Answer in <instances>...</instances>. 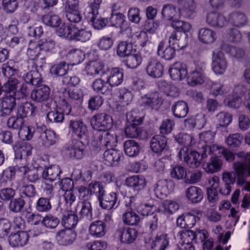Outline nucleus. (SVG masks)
Listing matches in <instances>:
<instances>
[{
    "instance_id": "1",
    "label": "nucleus",
    "mask_w": 250,
    "mask_h": 250,
    "mask_svg": "<svg viewBox=\"0 0 250 250\" xmlns=\"http://www.w3.org/2000/svg\"><path fill=\"white\" fill-rule=\"evenodd\" d=\"M236 156L245 160L244 162H236L233 164V169L237 175L236 184L243 187L248 181L247 177H250V152H239Z\"/></svg>"
},
{
    "instance_id": "2",
    "label": "nucleus",
    "mask_w": 250,
    "mask_h": 250,
    "mask_svg": "<svg viewBox=\"0 0 250 250\" xmlns=\"http://www.w3.org/2000/svg\"><path fill=\"white\" fill-rule=\"evenodd\" d=\"M208 147L206 145L203 147V153L201 155L196 151H189L187 147L181 148L178 154V156L181 160L185 162L188 166L191 168H196L201 164L203 159L208 156L206 152Z\"/></svg>"
},
{
    "instance_id": "3",
    "label": "nucleus",
    "mask_w": 250,
    "mask_h": 250,
    "mask_svg": "<svg viewBox=\"0 0 250 250\" xmlns=\"http://www.w3.org/2000/svg\"><path fill=\"white\" fill-rule=\"evenodd\" d=\"M125 206L129 209L136 210L144 216L148 215L155 210V207L153 204L149 202H143L142 197L137 195L129 197L125 202Z\"/></svg>"
},
{
    "instance_id": "4",
    "label": "nucleus",
    "mask_w": 250,
    "mask_h": 250,
    "mask_svg": "<svg viewBox=\"0 0 250 250\" xmlns=\"http://www.w3.org/2000/svg\"><path fill=\"white\" fill-rule=\"evenodd\" d=\"M90 124L95 130L106 131L111 128L113 123L110 115L102 113L93 116L90 119Z\"/></svg>"
},
{
    "instance_id": "5",
    "label": "nucleus",
    "mask_w": 250,
    "mask_h": 250,
    "mask_svg": "<svg viewBox=\"0 0 250 250\" xmlns=\"http://www.w3.org/2000/svg\"><path fill=\"white\" fill-rule=\"evenodd\" d=\"M105 74L104 63L98 60L88 62L83 70V74L90 78H94L97 76H103Z\"/></svg>"
},
{
    "instance_id": "6",
    "label": "nucleus",
    "mask_w": 250,
    "mask_h": 250,
    "mask_svg": "<svg viewBox=\"0 0 250 250\" xmlns=\"http://www.w3.org/2000/svg\"><path fill=\"white\" fill-rule=\"evenodd\" d=\"M117 143V135L112 130L103 134H99L97 135V138L95 139L93 145L97 148L102 149L104 147H112L116 145Z\"/></svg>"
},
{
    "instance_id": "7",
    "label": "nucleus",
    "mask_w": 250,
    "mask_h": 250,
    "mask_svg": "<svg viewBox=\"0 0 250 250\" xmlns=\"http://www.w3.org/2000/svg\"><path fill=\"white\" fill-rule=\"evenodd\" d=\"M195 68L187 75V82L189 85L195 86L200 84L204 82L203 70L205 68V64L203 62H195Z\"/></svg>"
},
{
    "instance_id": "8",
    "label": "nucleus",
    "mask_w": 250,
    "mask_h": 250,
    "mask_svg": "<svg viewBox=\"0 0 250 250\" xmlns=\"http://www.w3.org/2000/svg\"><path fill=\"white\" fill-rule=\"evenodd\" d=\"M116 236L122 243L130 244L136 239L138 231L134 228L122 227L117 230Z\"/></svg>"
},
{
    "instance_id": "9",
    "label": "nucleus",
    "mask_w": 250,
    "mask_h": 250,
    "mask_svg": "<svg viewBox=\"0 0 250 250\" xmlns=\"http://www.w3.org/2000/svg\"><path fill=\"white\" fill-rule=\"evenodd\" d=\"M163 99L157 92L148 93L142 96L140 103L145 107L158 110L163 104Z\"/></svg>"
},
{
    "instance_id": "10",
    "label": "nucleus",
    "mask_w": 250,
    "mask_h": 250,
    "mask_svg": "<svg viewBox=\"0 0 250 250\" xmlns=\"http://www.w3.org/2000/svg\"><path fill=\"white\" fill-rule=\"evenodd\" d=\"M179 5V18L192 19L195 16L196 5L194 0H180Z\"/></svg>"
},
{
    "instance_id": "11",
    "label": "nucleus",
    "mask_w": 250,
    "mask_h": 250,
    "mask_svg": "<svg viewBox=\"0 0 250 250\" xmlns=\"http://www.w3.org/2000/svg\"><path fill=\"white\" fill-rule=\"evenodd\" d=\"M87 125L82 121L71 120L69 122L68 132L72 136L82 138L86 136Z\"/></svg>"
},
{
    "instance_id": "12",
    "label": "nucleus",
    "mask_w": 250,
    "mask_h": 250,
    "mask_svg": "<svg viewBox=\"0 0 250 250\" xmlns=\"http://www.w3.org/2000/svg\"><path fill=\"white\" fill-rule=\"evenodd\" d=\"M84 14L87 21L91 22V24L95 29L100 30L106 26L107 19L102 18L96 9L92 12L91 8H89L88 10L85 11Z\"/></svg>"
},
{
    "instance_id": "13",
    "label": "nucleus",
    "mask_w": 250,
    "mask_h": 250,
    "mask_svg": "<svg viewBox=\"0 0 250 250\" xmlns=\"http://www.w3.org/2000/svg\"><path fill=\"white\" fill-rule=\"evenodd\" d=\"M123 158V152L117 149L111 148L105 150L103 154V162L107 166H115Z\"/></svg>"
},
{
    "instance_id": "14",
    "label": "nucleus",
    "mask_w": 250,
    "mask_h": 250,
    "mask_svg": "<svg viewBox=\"0 0 250 250\" xmlns=\"http://www.w3.org/2000/svg\"><path fill=\"white\" fill-rule=\"evenodd\" d=\"M180 239L179 244L181 247V250H194V247L192 244V241L196 237L195 233L190 230H182L180 231L177 235Z\"/></svg>"
},
{
    "instance_id": "15",
    "label": "nucleus",
    "mask_w": 250,
    "mask_h": 250,
    "mask_svg": "<svg viewBox=\"0 0 250 250\" xmlns=\"http://www.w3.org/2000/svg\"><path fill=\"white\" fill-rule=\"evenodd\" d=\"M164 68L163 64L160 61L155 59H151L148 61L146 71L150 77L159 78L163 75Z\"/></svg>"
},
{
    "instance_id": "16",
    "label": "nucleus",
    "mask_w": 250,
    "mask_h": 250,
    "mask_svg": "<svg viewBox=\"0 0 250 250\" xmlns=\"http://www.w3.org/2000/svg\"><path fill=\"white\" fill-rule=\"evenodd\" d=\"M16 105V98L7 95L0 101V116L5 117L10 115Z\"/></svg>"
},
{
    "instance_id": "17",
    "label": "nucleus",
    "mask_w": 250,
    "mask_h": 250,
    "mask_svg": "<svg viewBox=\"0 0 250 250\" xmlns=\"http://www.w3.org/2000/svg\"><path fill=\"white\" fill-rule=\"evenodd\" d=\"M124 72L119 67H113L109 70L106 80L110 87L121 85L124 81Z\"/></svg>"
},
{
    "instance_id": "18",
    "label": "nucleus",
    "mask_w": 250,
    "mask_h": 250,
    "mask_svg": "<svg viewBox=\"0 0 250 250\" xmlns=\"http://www.w3.org/2000/svg\"><path fill=\"white\" fill-rule=\"evenodd\" d=\"M174 184L171 181H159L154 187V192L158 198L167 196L173 189Z\"/></svg>"
},
{
    "instance_id": "19",
    "label": "nucleus",
    "mask_w": 250,
    "mask_h": 250,
    "mask_svg": "<svg viewBox=\"0 0 250 250\" xmlns=\"http://www.w3.org/2000/svg\"><path fill=\"white\" fill-rule=\"evenodd\" d=\"M168 72L171 78L174 81H181L188 75L186 65L179 62L174 63L169 68Z\"/></svg>"
},
{
    "instance_id": "20",
    "label": "nucleus",
    "mask_w": 250,
    "mask_h": 250,
    "mask_svg": "<svg viewBox=\"0 0 250 250\" xmlns=\"http://www.w3.org/2000/svg\"><path fill=\"white\" fill-rule=\"evenodd\" d=\"M212 68L216 74L221 75L225 73L227 68V63L222 53H213Z\"/></svg>"
},
{
    "instance_id": "21",
    "label": "nucleus",
    "mask_w": 250,
    "mask_h": 250,
    "mask_svg": "<svg viewBox=\"0 0 250 250\" xmlns=\"http://www.w3.org/2000/svg\"><path fill=\"white\" fill-rule=\"evenodd\" d=\"M125 183L126 186L132 188L134 191L138 192L146 187L147 182L143 176L136 175L127 177Z\"/></svg>"
},
{
    "instance_id": "22",
    "label": "nucleus",
    "mask_w": 250,
    "mask_h": 250,
    "mask_svg": "<svg viewBox=\"0 0 250 250\" xmlns=\"http://www.w3.org/2000/svg\"><path fill=\"white\" fill-rule=\"evenodd\" d=\"M29 238L28 232L21 231L11 234L9 237V241L12 247H23L28 243Z\"/></svg>"
},
{
    "instance_id": "23",
    "label": "nucleus",
    "mask_w": 250,
    "mask_h": 250,
    "mask_svg": "<svg viewBox=\"0 0 250 250\" xmlns=\"http://www.w3.org/2000/svg\"><path fill=\"white\" fill-rule=\"evenodd\" d=\"M185 196L189 202L196 204L202 201L204 194L199 187L191 186L185 190Z\"/></svg>"
},
{
    "instance_id": "24",
    "label": "nucleus",
    "mask_w": 250,
    "mask_h": 250,
    "mask_svg": "<svg viewBox=\"0 0 250 250\" xmlns=\"http://www.w3.org/2000/svg\"><path fill=\"white\" fill-rule=\"evenodd\" d=\"M109 23L111 26L120 28L122 32H125L129 29L125 16L120 13L112 14L109 19Z\"/></svg>"
},
{
    "instance_id": "25",
    "label": "nucleus",
    "mask_w": 250,
    "mask_h": 250,
    "mask_svg": "<svg viewBox=\"0 0 250 250\" xmlns=\"http://www.w3.org/2000/svg\"><path fill=\"white\" fill-rule=\"evenodd\" d=\"M92 88L95 93L105 96L111 94L112 92L107 80L102 78L95 79L92 84Z\"/></svg>"
},
{
    "instance_id": "26",
    "label": "nucleus",
    "mask_w": 250,
    "mask_h": 250,
    "mask_svg": "<svg viewBox=\"0 0 250 250\" xmlns=\"http://www.w3.org/2000/svg\"><path fill=\"white\" fill-rule=\"evenodd\" d=\"M176 50L174 47L167 45L165 41L163 40L158 46L157 54L162 58L170 60L175 56Z\"/></svg>"
},
{
    "instance_id": "27",
    "label": "nucleus",
    "mask_w": 250,
    "mask_h": 250,
    "mask_svg": "<svg viewBox=\"0 0 250 250\" xmlns=\"http://www.w3.org/2000/svg\"><path fill=\"white\" fill-rule=\"evenodd\" d=\"M179 208L178 203L172 200H166L160 205L158 210L165 215L169 216L177 211Z\"/></svg>"
},
{
    "instance_id": "28",
    "label": "nucleus",
    "mask_w": 250,
    "mask_h": 250,
    "mask_svg": "<svg viewBox=\"0 0 250 250\" xmlns=\"http://www.w3.org/2000/svg\"><path fill=\"white\" fill-rule=\"evenodd\" d=\"M76 236V233L72 229H66L59 231L56 237L60 244L67 246L74 242Z\"/></svg>"
},
{
    "instance_id": "29",
    "label": "nucleus",
    "mask_w": 250,
    "mask_h": 250,
    "mask_svg": "<svg viewBox=\"0 0 250 250\" xmlns=\"http://www.w3.org/2000/svg\"><path fill=\"white\" fill-rule=\"evenodd\" d=\"M207 23L211 26L221 28L228 22L225 18L217 12H209L206 17Z\"/></svg>"
},
{
    "instance_id": "30",
    "label": "nucleus",
    "mask_w": 250,
    "mask_h": 250,
    "mask_svg": "<svg viewBox=\"0 0 250 250\" xmlns=\"http://www.w3.org/2000/svg\"><path fill=\"white\" fill-rule=\"evenodd\" d=\"M167 143V139L165 136L155 135L151 140L150 146L153 152L160 153L166 148Z\"/></svg>"
},
{
    "instance_id": "31",
    "label": "nucleus",
    "mask_w": 250,
    "mask_h": 250,
    "mask_svg": "<svg viewBox=\"0 0 250 250\" xmlns=\"http://www.w3.org/2000/svg\"><path fill=\"white\" fill-rule=\"evenodd\" d=\"M188 104L183 100L174 103L171 106L173 115L178 118L185 117L188 113Z\"/></svg>"
},
{
    "instance_id": "32",
    "label": "nucleus",
    "mask_w": 250,
    "mask_h": 250,
    "mask_svg": "<svg viewBox=\"0 0 250 250\" xmlns=\"http://www.w3.org/2000/svg\"><path fill=\"white\" fill-rule=\"evenodd\" d=\"M89 232L94 237L101 238L104 236L106 233L105 224L100 220L93 222L89 227Z\"/></svg>"
},
{
    "instance_id": "33",
    "label": "nucleus",
    "mask_w": 250,
    "mask_h": 250,
    "mask_svg": "<svg viewBox=\"0 0 250 250\" xmlns=\"http://www.w3.org/2000/svg\"><path fill=\"white\" fill-rule=\"evenodd\" d=\"M166 37L168 40V45L174 47L177 50L182 49L187 45V42L181 40L180 36H179L177 31L175 30L168 32Z\"/></svg>"
},
{
    "instance_id": "34",
    "label": "nucleus",
    "mask_w": 250,
    "mask_h": 250,
    "mask_svg": "<svg viewBox=\"0 0 250 250\" xmlns=\"http://www.w3.org/2000/svg\"><path fill=\"white\" fill-rule=\"evenodd\" d=\"M222 179L225 183L224 188H222L220 191L222 194L228 195L230 194L232 185L234 184L236 180V177L233 171L225 172L222 174Z\"/></svg>"
},
{
    "instance_id": "35",
    "label": "nucleus",
    "mask_w": 250,
    "mask_h": 250,
    "mask_svg": "<svg viewBox=\"0 0 250 250\" xmlns=\"http://www.w3.org/2000/svg\"><path fill=\"white\" fill-rule=\"evenodd\" d=\"M49 87L45 85H42L32 91L31 98L35 101L40 102L47 100L49 97Z\"/></svg>"
},
{
    "instance_id": "36",
    "label": "nucleus",
    "mask_w": 250,
    "mask_h": 250,
    "mask_svg": "<svg viewBox=\"0 0 250 250\" xmlns=\"http://www.w3.org/2000/svg\"><path fill=\"white\" fill-rule=\"evenodd\" d=\"M91 32L85 28H79L75 25L71 41L85 42L90 40Z\"/></svg>"
},
{
    "instance_id": "37",
    "label": "nucleus",
    "mask_w": 250,
    "mask_h": 250,
    "mask_svg": "<svg viewBox=\"0 0 250 250\" xmlns=\"http://www.w3.org/2000/svg\"><path fill=\"white\" fill-rule=\"evenodd\" d=\"M117 194L115 192H111L105 195L100 201V205L102 208L111 209L114 208H117L118 206L117 203Z\"/></svg>"
},
{
    "instance_id": "38",
    "label": "nucleus",
    "mask_w": 250,
    "mask_h": 250,
    "mask_svg": "<svg viewBox=\"0 0 250 250\" xmlns=\"http://www.w3.org/2000/svg\"><path fill=\"white\" fill-rule=\"evenodd\" d=\"M125 211L122 217L124 223L128 226H137L140 221L141 219L139 215L133 211V209H129Z\"/></svg>"
},
{
    "instance_id": "39",
    "label": "nucleus",
    "mask_w": 250,
    "mask_h": 250,
    "mask_svg": "<svg viewBox=\"0 0 250 250\" xmlns=\"http://www.w3.org/2000/svg\"><path fill=\"white\" fill-rule=\"evenodd\" d=\"M198 38L200 42L209 44L213 42L217 38L216 33L209 28L201 29L198 33Z\"/></svg>"
},
{
    "instance_id": "40",
    "label": "nucleus",
    "mask_w": 250,
    "mask_h": 250,
    "mask_svg": "<svg viewBox=\"0 0 250 250\" xmlns=\"http://www.w3.org/2000/svg\"><path fill=\"white\" fill-rule=\"evenodd\" d=\"M222 166V161L218 157L213 156L208 162L203 164V167L207 172L213 173L219 171Z\"/></svg>"
},
{
    "instance_id": "41",
    "label": "nucleus",
    "mask_w": 250,
    "mask_h": 250,
    "mask_svg": "<svg viewBox=\"0 0 250 250\" xmlns=\"http://www.w3.org/2000/svg\"><path fill=\"white\" fill-rule=\"evenodd\" d=\"M118 98L119 104L120 106L125 107L131 104L133 95L130 91L123 87L119 89Z\"/></svg>"
},
{
    "instance_id": "42",
    "label": "nucleus",
    "mask_w": 250,
    "mask_h": 250,
    "mask_svg": "<svg viewBox=\"0 0 250 250\" xmlns=\"http://www.w3.org/2000/svg\"><path fill=\"white\" fill-rule=\"evenodd\" d=\"M169 244L167 235L166 233L158 234L152 241L151 248L154 250H165Z\"/></svg>"
},
{
    "instance_id": "43",
    "label": "nucleus",
    "mask_w": 250,
    "mask_h": 250,
    "mask_svg": "<svg viewBox=\"0 0 250 250\" xmlns=\"http://www.w3.org/2000/svg\"><path fill=\"white\" fill-rule=\"evenodd\" d=\"M228 22L231 24L232 26L239 27L246 23L247 18L243 13L234 12L229 15Z\"/></svg>"
},
{
    "instance_id": "44",
    "label": "nucleus",
    "mask_w": 250,
    "mask_h": 250,
    "mask_svg": "<svg viewBox=\"0 0 250 250\" xmlns=\"http://www.w3.org/2000/svg\"><path fill=\"white\" fill-rule=\"evenodd\" d=\"M140 147L138 143L133 140L126 141L124 143L125 154L129 157H135L139 153Z\"/></svg>"
},
{
    "instance_id": "45",
    "label": "nucleus",
    "mask_w": 250,
    "mask_h": 250,
    "mask_svg": "<svg viewBox=\"0 0 250 250\" xmlns=\"http://www.w3.org/2000/svg\"><path fill=\"white\" fill-rule=\"evenodd\" d=\"M61 172L59 166L54 165L43 170L42 176L46 180L53 181L57 180V178H59Z\"/></svg>"
},
{
    "instance_id": "46",
    "label": "nucleus",
    "mask_w": 250,
    "mask_h": 250,
    "mask_svg": "<svg viewBox=\"0 0 250 250\" xmlns=\"http://www.w3.org/2000/svg\"><path fill=\"white\" fill-rule=\"evenodd\" d=\"M206 123L205 115L202 113H199L195 116L191 117L185 120V123L190 127H197L199 128L204 126Z\"/></svg>"
},
{
    "instance_id": "47",
    "label": "nucleus",
    "mask_w": 250,
    "mask_h": 250,
    "mask_svg": "<svg viewBox=\"0 0 250 250\" xmlns=\"http://www.w3.org/2000/svg\"><path fill=\"white\" fill-rule=\"evenodd\" d=\"M78 223L77 216L72 211L66 212L62 218V225L66 229H72Z\"/></svg>"
},
{
    "instance_id": "48",
    "label": "nucleus",
    "mask_w": 250,
    "mask_h": 250,
    "mask_svg": "<svg viewBox=\"0 0 250 250\" xmlns=\"http://www.w3.org/2000/svg\"><path fill=\"white\" fill-rule=\"evenodd\" d=\"M75 25L62 23L57 29V34L62 38L71 40Z\"/></svg>"
},
{
    "instance_id": "49",
    "label": "nucleus",
    "mask_w": 250,
    "mask_h": 250,
    "mask_svg": "<svg viewBox=\"0 0 250 250\" xmlns=\"http://www.w3.org/2000/svg\"><path fill=\"white\" fill-rule=\"evenodd\" d=\"M162 14L167 20L173 21L174 19L179 18V8L176 9L170 4L165 5L163 8Z\"/></svg>"
},
{
    "instance_id": "50",
    "label": "nucleus",
    "mask_w": 250,
    "mask_h": 250,
    "mask_svg": "<svg viewBox=\"0 0 250 250\" xmlns=\"http://www.w3.org/2000/svg\"><path fill=\"white\" fill-rule=\"evenodd\" d=\"M84 149V145L80 141L76 142L68 149L70 156L77 159L83 157Z\"/></svg>"
},
{
    "instance_id": "51",
    "label": "nucleus",
    "mask_w": 250,
    "mask_h": 250,
    "mask_svg": "<svg viewBox=\"0 0 250 250\" xmlns=\"http://www.w3.org/2000/svg\"><path fill=\"white\" fill-rule=\"evenodd\" d=\"M25 83L37 86L42 82L41 74L37 70L31 71L23 76Z\"/></svg>"
},
{
    "instance_id": "52",
    "label": "nucleus",
    "mask_w": 250,
    "mask_h": 250,
    "mask_svg": "<svg viewBox=\"0 0 250 250\" xmlns=\"http://www.w3.org/2000/svg\"><path fill=\"white\" fill-rule=\"evenodd\" d=\"M35 109V106L32 104L26 102L18 107V116L23 119L28 115H32L34 113Z\"/></svg>"
},
{
    "instance_id": "53",
    "label": "nucleus",
    "mask_w": 250,
    "mask_h": 250,
    "mask_svg": "<svg viewBox=\"0 0 250 250\" xmlns=\"http://www.w3.org/2000/svg\"><path fill=\"white\" fill-rule=\"evenodd\" d=\"M142 62L143 58L141 54H130L126 59L125 63L128 68L135 69L141 64Z\"/></svg>"
},
{
    "instance_id": "54",
    "label": "nucleus",
    "mask_w": 250,
    "mask_h": 250,
    "mask_svg": "<svg viewBox=\"0 0 250 250\" xmlns=\"http://www.w3.org/2000/svg\"><path fill=\"white\" fill-rule=\"evenodd\" d=\"M42 144L45 146H49L54 145L56 142V135L51 130H46L43 132L41 136Z\"/></svg>"
},
{
    "instance_id": "55",
    "label": "nucleus",
    "mask_w": 250,
    "mask_h": 250,
    "mask_svg": "<svg viewBox=\"0 0 250 250\" xmlns=\"http://www.w3.org/2000/svg\"><path fill=\"white\" fill-rule=\"evenodd\" d=\"M81 208L80 214L82 217H85L88 220H90L92 218V209L91 203L86 200L82 202H79L78 207Z\"/></svg>"
},
{
    "instance_id": "56",
    "label": "nucleus",
    "mask_w": 250,
    "mask_h": 250,
    "mask_svg": "<svg viewBox=\"0 0 250 250\" xmlns=\"http://www.w3.org/2000/svg\"><path fill=\"white\" fill-rule=\"evenodd\" d=\"M171 25L177 30L176 31L182 32L185 34L190 32L192 30V26L190 23L181 20L172 21Z\"/></svg>"
},
{
    "instance_id": "57",
    "label": "nucleus",
    "mask_w": 250,
    "mask_h": 250,
    "mask_svg": "<svg viewBox=\"0 0 250 250\" xmlns=\"http://www.w3.org/2000/svg\"><path fill=\"white\" fill-rule=\"evenodd\" d=\"M132 49L131 43L126 42H121L117 45V54L120 57H127L129 55Z\"/></svg>"
},
{
    "instance_id": "58",
    "label": "nucleus",
    "mask_w": 250,
    "mask_h": 250,
    "mask_svg": "<svg viewBox=\"0 0 250 250\" xmlns=\"http://www.w3.org/2000/svg\"><path fill=\"white\" fill-rule=\"evenodd\" d=\"M40 51L41 48L39 47V43L30 41L29 43L26 54L30 60H35L40 55Z\"/></svg>"
},
{
    "instance_id": "59",
    "label": "nucleus",
    "mask_w": 250,
    "mask_h": 250,
    "mask_svg": "<svg viewBox=\"0 0 250 250\" xmlns=\"http://www.w3.org/2000/svg\"><path fill=\"white\" fill-rule=\"evenodd\" d=\"M2 7L3 11L7 14L15 12L19 7L18 0H2Z\"/></svg>"
},
{
    "instance_id": "60",
    "label": "nucleus",
    "mask_w": 250,
    "mask_h": 250,
    "mask_svg": "<svg viewBox=\"0 0 250 250\" xmlns=\"http://www.w3.org/2000/svg\"><path fill=\"white\" fill-rule=\"evenodd\" d=\"M175 139L179 144L184 145L185 147H187L188 146H192L195 143L193 137L187 133H179L176 137Z\"/></svg>"
},
{
    "instance_id": "61",
    "label": "nucleus",
    "mask_w": 250,
    "mask_h": 250,
    "mask_svg": "<svg viewBox=\"0 0 250 250\" xmlns=\"http://www.w3.org/2000/svg\"><path fill=\"white\" fill-rule=\"evenodd\" d=\"M68 69V65L62 62L59 64L54 65L50 68V73L55 76H62L65 75Z\"/></svg>"
},
{
    "instance_id": "62",
    "label": "nucleus",
    "mask_w": 250,
    "mask_h": 250,
    "mask_svg": "<svg viewBox=\"0 0 250 250\" xmlns=\"http://www.w3.org/2000/svg\"><path fill=\"white\" fill-rule=\"evenodd\" d=\"M43 22L47 25L52 27L59 26L61 23L60 17L55 14H47L42 18Z\"/></svg>"
},
{
    "instance_id": "63",
    "label": "nucleus",
    "mask_w": 250,
    "mask_h": 250,
    "mask_svg": "<svg viewBox=\"0 0 250 250\" xmlns=\"http://www.w3.org/2000/svg\"><path fill=\"white\" fill-rule=\"evenodd\" d=\"M35 132V128L33 126H22L19 131V137L22 140H31Z\"/></svg>"
},
{
    "instance_id": "64",
    "label": "nucleus",
    "mask_w": 250,
    "mask_h": 250,
    "mask_svg": "<svg viewBox=\"0 0 250 250\" xmlns=\"http://www.w3.org/2000/svg\"><path fill=\"white\" fill-rule=\"evenodd\" d=\"M170 173L172 178L177 180L183 179L187 177V171L186 168L180 165L172 167Z\"/></svg>"
}]
</instances>
